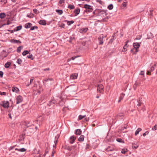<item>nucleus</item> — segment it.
<instances>
[{
  "mask_svg": "<svg viewBox=\"0 0 157 157\" xmlns=\"http://www.w3.org/2000/svg\"><path fill=\"white\" fill-rule=\"evenodd\" d=\"M84 136L83 135H81L79 138L78 139V140L79 141H83L84 140Z\"/></svg>",
  "mask_w": 157,
  "mask_h": 157,
  "instance_id": "nucleus-18",
  "label": "nucleus"
},
{
  "mask_svg": "<svg viewBox=\"0 0 157 157\" xmlns=\"http://www.w3.org/2000/svg\"><path fill=\"white\" fill-rule=\"evenodd\" d=\"M8 116H9V118H10L11 119H12V117H11V114L10 113H9V114H8Z\"/></svg>",
  "mask_w": 157,
  "mask_h": 157,
  "instance_id": "nucleus-55",
  "label": "nucleus"
},
{
  "mask_svg": "<svg viewBox=\"0 0 157 157\" xmlns=\"http://www.w3.org/2000/svg\"><path fill=\"white\" fill-rule=\"evenodd\" d=\"M124 96V94L123 93L121 94L119 98V100L118 101V102H120L121 101V100L123 99Z\"/></svg>",
  "mask_w": 157,
  "mask_h": 157,
  "instance_id": "nucleus-16",
  "label": "nucleus"
},
{
  "mask_svg": "<svg viewBox=\"0 0 157 157\" xmlns=\"http://www.w3.org/2000/svg\"><path fill=\"white\" fill-rule=\"evenodd\" d=\"M83 7L86 9V10H84V11L86 13L91 12L92 11V6L89 5L85 4L84 5Z\"/></svg>",
  "mask_w": 157,
  "mask_h": 157,
  "instance_id": "nucleus-2",
  "label": "nucleus"
},
{
  "mask_svg": "<svg viewBox=\"0 0 157 157\" xmlns=\"http://www.w3.org/2000/svg\"><path fill=\"white\" fill-rule=\"evenodd\" d=\"M139 145L137 142H134L132 144V147L133 149H136L138 147Z\"/></svg>",
  "mask_w": 157,
  "mask_h": 157,
  "instance_id": "nucleus-11",
  "label": "nucleus"
},
{
  "mask_svg": "<svg viewBox=\"0 0 157 157\" xmlns=\"http://www.w3.org/2000/svg\"><path fill=\"white\" fill-rule=\"evenodd\" d=\"M148 134V132H146L145 133H144L143 135L144 136H145L147 134Z\"/></svg>",
  "mask_w": 157,
  "mask_h": 157,
  "instance_id": "nucleus-47",
  "label": "nucleus"
},
{
  "mask_svg": "<svg viewBox=\"0 0 157 157\" xmlns=\"http://www.w3.org/2000/svg\"><path fill=\"white\" fill-rule=\"evenodd\" d=\"M23 48V47L21 46H20L19 47L17 48V52H21V49Z\"/></svg>",
  "mask_w": 157,
  "mask_h": 157,
  "instance_id": "nucleus-36",
  "label": "nucleus"
},
{
  "mask_svg": "<svg viewBox=\"0 0 157 157\" xmlns=\"http://www.w3.org/2000/svg\"><path fill=\"white\" fill-rule=\"evenodd\" d=\"M89 145L88 144H87L86 147V149L87 150V149H89Z\"/></svg>",
  "mask_w": 157,
  "mask_h": 157,
  "instance_id": "nucleus-53",
  "label": "nucleus"
},
{
  "mask_svg": "<svg viewBox=\"0 0 157 157\" xmlns=\"http://www.w3.org/2000/svg\"><path fill=\"white\" fill-rule=\"evenodd\" d=\"M0 95L5 96L6 95V93L5 92H2L0 91Z\"/></svg>",
  "mask_w": 157,
  "mask_h": 157,
  "instance_id": "nucleus-43",
  "label": "nucleus"
},
{
  "mask_svg": "<svg viewBox=\"0 0 157 157\" xmlns=\"http://www.w3.org/2000/svg\"><path fill=\"white\" fill-rule=\"evenodd\" d=\"M68 8L71 9H74L75 8V6L73 5L69 4L68 6Z\"/></svg>",
  "mask_w": 157,
  "mask_h": 157,
  "instance_id": "nucleus-28",
  "label": "nucleus"
},
{
  "mask_svg": "<svg viewBox=\"0 0 157 157\" xmlns=\"http://www.w3.org/2000/svg\"><path fill=\"white\" fill-rule=\"evenodd\" d=\"M104 88L103 85L101 84H99L98 86L97 90L100 93H102Z\"/></svg>",
  "mask_w": 157,
  "mask_h": 157,
  "instance_id": "nucleus-6",
  "label": "nucleus"
},
{
  "mask_svg": "<svg viewBox=\"0 0 157 157\" xmlns=\"http://www.w3.org/2000/svg\"><path fill=\"white\" fill-rule=\"evenodd\" d=\"M154 66H151V67L149 68L147 71V74L148 75H150V73L152 71H153L154 70Z\"/></svg>",
  "mask_w": 157,
  "mask_h": 157,
  "instance_id": "nucleus-10",
  "label": "nucleus"
},
{
  "mask_svg": "<svg viewBox=\"0 0 157 157\" xmlns=\"http://www.w3.org/2000/svg\"><path fill=\"white\" fill-rule=\"evenodd\" d=\"M38 27L37 26H34L33 27H32L30 28V30H34L35 29H37Z\"/></svg>",
  "mask_w": 157,
  "mask_h": 157,
  "instance_id": "nucleus-40",
  "label": "nucleus"
},
{
  "mask_svg": "<svg viewBox=\"0 0 157 157\" xmlns=\"http://www.w3.org/2000/svg\"><path fill=\"white\" fill-rule=\"evenodd\" d=\"M56 11L58 13L59 15H61L63 13V11L62 10H57Z\"/></svg>",
  "mask_w": 157,
  "mask_h": 157,
  "instance_id": "nucleus-32",
  "label": "nucleus"
},
{
  "mask_svg": "<svg viewBox=\"0 0 157 157\" xmlns=\"http://www.w3.org/2000/svg\"><path fill=\"white\" fill-rule=\"evenodd\" d=\"M125 2H124V3L122 4V6L124 7H125L126 6V4H125Z\"/></svg>",
  "mask_w": 157,
  "mask_h": 157,
  "instance_id": "nucleus-52",
  "label": "nucleus"
},
{
  "mask_svg": "<svg viewBox=\"0 0 157 157\" xmlns=\"http://www.w3.org/2000/svg\"><path fill=\"white\" fill-rule=\"evenodd\" d=\"M89 120V118H87V117H86L85 118V120L86 121H88Z\"/></svg>",
  "mask_w": 157,
  "mask_h": 157,
  "instance_id": "nucleus-59",
  "label": "nucleus"
},
{
  "mask_svg": "<svg viewBox=\"0 0 157 157\" xmlns=\"http://www.w3.org/2000/svg\"><path fill=\"white\" fill-rule=\"evenodd\" d=\"M65 0H60L59 1V3L60 4H62L64 2Z\"/></svg>",
  "mask_w": 157,
  "mask_h": 157,
  "instance_id": "nucleus-45",
  "label": "nucleus"
},
{
  "mask_svg": "<svg viewBox=\"0 0 157 157\" xmlns=\"http://www.w3.org/2000/svg\"><path fill=\"white\" fill-rule=\"evenodd\" d=\"M49 68H47L46 69H43V70L44 71H49Z\"/></svg>",
  "mask_w": 157,
  "mask_h": 157,
  "instance_id": "nucleus-54",
  "label": "nucleus"
},
{
  "mask_svg": "<svg viewBox=\"0 0 157 157\" xmlns=\"http://www.w3.org/2000/svg\"><path fill=\"white\" fill-rule=\"evenodd\" d=\"M39 23L41 25H45L46 24V21L44 20H41L40 21Z\"/></svg>",
  "mask_w": 157,
  "mask_h": 157,
  "instance_id": "nucleus-15",
  "label": "nucleus"
},
{
  "mask_svg": "<svg viewBox=\"0 0 157 157\" xmlns=\"http://www.w3.org/2000/svg\"><path fill=\"white\" fill-rule=\"evenodd\" d=\"M56 102V101L55 100H52L50 101L48 104V105L49 106L51 107L54 106V105Z\"/></svg>",
  "mask_w": 157,
  "mask_h": 157,
  "instance_id": "nucleus-8",
  "label": "nucleus"
},
{
  "mask_svg": "<svg viewBox=\"0 0 157 157\" xmlns=\"http://www.w3.org/2000/svg\"><path fill=\"white\" fill-rule=\"evenodd\" d=\"M31 25L32 24L30 23H28L25 25V27L26 29L29 28L30 27Z\"/></svg>",
  "mask_w": 157,
  "mask_h": 157,
  "instance_id": "nucleus-20",
  "label": "nucleus"
},
{
  "mask_svg": "<svg viewBox=\"0 0 157 157\" xmlns=\"http://www.w3.org/2000/svg\"><path fill=\"white\" fill-rule=\"evenodd\" d=\"M116 140L117 142H120V143H124V141L123 140H122L121 138H117Z\"/></svg>",
  "mask_w": 157,
  "mask_h": 157,
  "instance_id": "nucleus-29",
  "label": "nucleus"
},
{
  "mask_svg": "<svg viewBox=\"0 0 157 157\" xmlns=\"http://www.w3.org/2000/svg\"><path fill=\"white\" fill-rule=\"evenodd\" d=\"M82 131L80 129H77L76 130L75 133L76 135H80L81 134Z\"/></svg>",
  "mask_w": 157,
  "mask_h": 157,
  "instance_id": "nucleus-22",
  "label": "nucleus"
},
{
  "mask_svg": "<svg viewBox=\"0 0 157 157\" xmlns=\"http://www.w3.org/2000/svg\"><path fill=\"white\" fill-rule=\"evenodd\" d=\"M6 15L4 13H0V18L3 19L5 17Z\"/></svg>",
  "mask_w": 157,
  "mask_h": 157,
  "instance_id": "nucleus-19",
  "label": "nucleus"
},
{
  "mask_svg": "<svg viewBox=\"0 0 157 157\" xmlns=\"http://www.w3.org/2000/svg\"><path fill=\"white\" fill-rule=\"evenodd\" d=\"M0 105L5 108H7L9 107V102L7 101H4L0 102Z\"/></svg>",
  "mask_w": 157,
  "mask_h": 157,
  "instance_id": "nucleus-3",
  "label": "nucleus"
},
{
  "mask_svg": "<svg viewBox=\"0 0 157 157\" xmlns=\"http://www.w3.org/2000/svg\"><path fill=\"white\" fill-rule=\"evenodd\" d=\"M22 61L21 59L18 58L17 59V63H18L19 65H20L21 64Z\"/></svg>",
  "mask_w": 157,
  "mask_h": 157,
  "instance_id": "nucleus-31",
  "label": "nucleus"
},
{
  "mask_svg": "<svg viewBox=\"0 0 157 157\" xmlns=\"http://www.w3.org/2000/svg\"><path fill=\"white\" fill-rule=\"evenodd\" d=\"M140 38H139V37L136 38V39L138 40V39H140Z\"/></svg>",
  "mask_w": 157,
  "mask_h": 157,
  "instance_id": "nucleus-64",
  "label": "nucleus"
},
{
  "mask_svg": "<svg viewBox=\"0 0 157 157\" xmlns=\"http://www.w3.org/2000/svg\"><path fill=\"white\" fill-rule=\"evenodd\" d=\"M74 23V21H67V24L68 25H70L71 24H73Z\"/></svg>",
  "mask_w": 157,
  "mask_h": 157,
  "instance_id": "nucleus-38",
  "label": "nucleus"
},
{
  "mask_svg": "<svg viewBox=\"0 0 157 157\" xmlns=\"http://www.w3.org/2000/svg\"><path fill=\"white\" fill-rule=\"evenodd\" d=\"M57 101L56 102H58V103L60 106L63 105L64 104V101L63 100L62 98L58 97L57 99Z\"/></svg>",
  "mask_w": 157,
  "mask_h": 157,
  "instance_id": "nucleus-4",
  "label": "nucleus"
},
{
  "mask_svg": "<svg viewBox=\"0 0 157 157\" xmlns=\"http://www.w3.org/2000/svg\"><path fill=\"white\" fill-rule=\"evenodd\" d=\"M140 75H142L144 74V72L143 71H141L140 74Z\"/></svg>",
  "mask_w": 157,
  "mask_h": 157,
  "instance_id": "nucleus-61",
  "label": "nucleus"
},
{
  "mask_svg": "<svg viewBox=\"0 0 157 157\" xmlns=\"http://www.w3.org/2000/svg\"><path fill=\"white\" fill-rule=\"evenodd\" d=\"M10 41L14 43H17L18 42L21 43V42L18 40H17L14 39H12L10 40Z\"/></svg>",
  "mask_w": 157,
  "mask_h": 157,
  "instance_id": "nucleus-25",
  "label": "nucleus"
},
{
  "mask_svg": "<svg viewBox=\"0 0 157 157\" xmlns=\"http://www.w3.org/2000/svg\"><path fill=\"white\" fill-rule=\"evenodd\" d=\"M135 101H136V102L137 103V106L139 107L141 105V104H142V103L141 102L140 98L139 99V101H136V100H135Z\"/></svg>",
  "mask_w": 157,
  "mask_h": 157,
  "instance_id": "nucleus-21",
  "label": "nucleus"
},
{
  "mask_svg": "<svg viewBox=\"0 0 157 157\" xmlns=\"http://www.w3.org/2000/svg\"><path fill=\"white\" fill-rule=\"evenodd\" d=\"M133 46L134 49H135L136 53L138 52V48L140 47V44L138 43H133Z\"/></svg>",
  "mask_w": 157,
  "mask_h": 157,
  "instance_id": "nucleus-5",
  "label": "nucleus"
},
{
  "mask_svg": "<svg viewBox=\"0 0 157 157\" xmlns=\"http://www.w3.org/2000/svg\"><path fill=\"white\" fill-rule=\"evenodd\" d=\"M135 50V49H134V48L133 49H132L131 50V52L133 54H135V53L133 52V51H134V50Z\"/></svg>",
  "mask_w": 157,
  "mask_h": 157,
  "instance_id": "nucleus-56",
  "label": "nucleus"
},
{
  "mask_svg": "<svg viewBox=\"0 0 157 157\" xmlns=\"http://www.w3.org/2000/svg\"><path fill=\"white\" fill-rule=\"evenodd\" d=\"M80 11V9L79 8H77L75 10L74 13L77 14H78L79 13Z\"/></svg>",
  "mask_w": 157,
  "mask_h": 157,
  "instance_id": "nucleus-27",
  "label": "nucleus"
},
{
  "mask_svg": "<svg viewBox=\"0 0 157 157\" xmlns=\"http://www.w3.org/2000/svg\"><path fill=\"white\" fill-rule=\"evenodd\" d=\"M32 56H33L32 54H30L29 55H28L27 56L29 58H31L32 59H33V58L31 59V58L32 57Z\"/></svg>",
  "mask_w": 157,
  "mask_h": 157,
  "instance_id": "nucleus-46",
  "label": "nucleus"
},
{
  "mask_svg": "<svg viewBox=\"0 0 157 157\" xmlns=\"http://www.w3.org/2000/svg\"><path fill=\"white\" fill-rule=\"evenodd\" d=\"M88 29L87 28H83L80 29L79 31L81 33H85L87 32Z\"/></svg>",
  "mask_w": 157,
  "mask_h": 157,
  "instance_id": "nucleus-9",
  "label": "nucleus"
},
{
  "mask_svg": "<svg viewBox=\"0 0 157 157\" xmlns=\"http://www.w3.org/2000/svg\"><path fill=\"white\" fill-rule=\"evenodd\" d=\"M19 149H18V148H17L15 149V150H17V151H19Z\"/></svg>",
  "mask_w": 157,
  "mask_h": 157,
  "instance_id": "nucleus-63",
  "label": "nucleus"
},
{
  "mask_svg": "<svg viewBox=\"0 0 157 157\" xmlns=\"http://www.w3.org/2000/svg\"><path fill=\"white\" fill-rule=\"evenodd\" d=\"M75 139L76 138L75 136H71L70 138V143L71 144H73Z\"/></svg>",
  "mask_w": 157,
  "mask_h": 157,
  "instance_id": "nucleus-14",
  "label": "nucleus"
},
{
  "mask_svg": "<svg viewBox=\"0 0 157 157\" xmlns=\"http://www.w3.org/2000/svg\"><path fill=\"white\" fill-rule=\"evenodd\" d=\"M19 89L17 87H13L12 88V91L13 92H14L15 93H17L19 91Z\"/></svg>",
  "mask_w": 157,
  "mask_h": 157,
  "instance_id": "nucleus-17",
  "label": "nucleus"
},
{
  "mask_svg": "<svg viewBox=\"0 0 157 157\" xmlns=\"http://www.w3.org/2000/svg\"><path fill=\"white\" fill-rule=\"evenodd\" d=\"M127 151V150L126 148L122 149L121 150V152L122 153L125 154Z\"/></svg>",
  "mask_w": 157,
  "mask_h": 157,
  "instance_id": "nucleus-34",
  "label": "nucleus"
},
{
  "mask_svg": "<svg viewBox=\"0 0 157 157\" xmlns=\"http://www.w3.org/2000/svg\"><path fill=\"white\" fill-rule=\"evenodd\" d=\"M142 130L141 128H138L136 131L135 133V135L136 136L137 135L139 134V132Z\"/></svg>",
  "mask_w": 157,
  "mask_h": 157,
  "instance_id": "nucleus-24",
  "label": "nucleus"
},
{
  "mask_svg": "<svg viewBox=\"0 0 157 157\" xmlns=\"http://www.w3.org/2000/svg\"><path fill=\"white\" fill-rule=\"evenodd\" d=\"M16 104H18L21 103L23 101V98L21 96H18L16 99Z\"/></svg>",
  "mask_w": 157,
  "mask_h": 157,
  "instance_id": "nucleus-7",
  "label": "nucleus"
},
{
  "mask_svg": "<svg viewBox=\"0 0 157 157\" xmlns=\"http://www.w3.org/2000/svg\"><path fill=\"white\" fill-rule=\"evenodd\" d=\"M150 13H149V15L151 16H152V12L153 11V10H150Z\"/></svg>",
  "mask_w": 157,
  "mask_h": 157,
  "instance_id": "nucleus-50",
  "label": "nucleus"
},
{
  "mask_svg": "<svg viewBox=\"0 0 157 157\" xmlns=\"http://www.w3.org/2000/svg\"><path fill=\"white\" fill-rule=\"evenodd\" d=\"M113 6L112 4H110L109 5L108 7V8L109 10H111L113 8Z\"/></svg>",
  "mask_w": 157,
  "mask_h": 157,
  "instance_id": "nucleus-39",
  "label": "nucleus"
},
{
  "mask_svg": "<svg viewBox=\"0 0 157 157\" xmlns=\"http://www.w3.org/2000/svg\"><path fill=\"white\" fill-rule=\"evenodd\" d=\"M14 147V146H12L10 147L9 148V149L10 151L13 149Z\"/></svg>",
  "mask_w": 157,
  "mask_h": 157,
  "instance_id": "nucleus-51",
  "label": "nucleus"
},
{
  "mask_svg": "<svg viewBox=\"0 0 157 157\" xmlns=\"http://www.w3.org/2000/svg\"><path fill=\"white\" fill-rule=\"evenodd\" d=\"M86 117V115H83V116L81 115H80L78 117V119L79 120H81L82 119H83V118L85 117Z\"/></svg>",
  "mask_w": 157,
  "mask_h": 157,
  "instance_id": "nucleus-35",
  "label": "nucleus"
},
{
  "mask_svg": "<svg viewBox=\"0 0 157 157\" xmlns=\"http://www.w3.org/2000/svg\"><path fill=\"white\" fill-rule=\"evenodd\" d=\"M127 44H125L123 47V49L122 50V51L123 52H125L127 51L126 48H127Z\"/></svg>",
  "mask_w": 157,
  "mask_h": 157,
  "instance_id": "nucleus-33",
  "label": "nucleus"
},
{
  "mask_svg": "<svg viewBox=\"0 0 157 157\" xmlns=\"http://www.w3.org/2000/svg\"><path fill=\"white\" fill-rule=\"evenodd\" d=\"M33 10L34 13H36L37 12V10L36 9H34Z\"/></svg>",
  "mask_w": 157,
  "mask_h": 157,
  "instance_id": "nucleus-60",
  "label": "nucleus"
},
{
  "mask_svg": "<svg viewBox=\"0 0 157 157\" xmlns=\"http://www.w3.org/2000/svg\"><path fill=\"white\" fill-rule=\"evenodd\" d=\"M59 137V136L58 135H57L55 138V140L54 141V143L55 144V146L56 147V144L58 141V139Z\"/></svg>",
  "mask_w": 157,
  "mask_h": 157,
  "instance_id": "nucleus-23",
  "label": "nucleus"
},
{
  "mask_svg": "<svg viewBox=\"0 0 157 157\" xmlns=\"http://www.w3.org/2000/svg\"><path fill=\"white\" fill-rule=\"evenodd\" d=\"M25 151H26V149L24 148H22L21 149H20L19 150V151H20L21 152H24Z\"/></svg>",
  "mask_w": 157,
  "mask_h": 157,
  "instance_id": "nucleus-42",
  "label": "nucleus"
},
{
  "mask_svg": "<svg viewBox=\"0 0 157 157\" xmlns=\"http://www.w3.org/2000/svg\"><path fill=\"white\" fill-rule=\"evenodd\" d=\"M78 57V56H75V57H72V58H71V59H72V60H74V59H75V58H76Z\"/></svg>",
  "mask_w": 157,
  "mask_h": 157,
  "instance_id": "nucleus-58",
  "label": "nucleus"
},
{
  "mask_svg": "<svg viewBox=\"0 0 157 157\" xmlns=\"http://www.w3.org/2000/svg\"><path fill=\"white\" fill-rule=\"evenodd\" d=\"M10 64H11V63L10 62H7L5 64V67L6 68H8L9 67V66H10Z\"/></svg>",
  "mask_w": 157,
  "mask_h": 157,
  "instance_id": "nucleus-30",
  "label": "nucleus"
},
{
  "mask_svg": "<svg viewBox=\"0 0 157 157\" xmlns=\"http://www.w3.org/2000/svg\"><path fill=\"white\" fill-rule=\"evenodd\" d=\"M103 36H100L98 38V40L99 41V44H102L103 43Z\"/></svg>",
  "mask_w": 157,
  "mask_h": 157,
  "instance_id": "nucleus-12",
  "label": "nucleus"
},
{
  "mask_svg": "<svg viewBox=\"0 0 157 157\" xmlns=\"http://www.w3.org/2000/svg\"><path fill=\"white\" fill-rule=\"evenodd\" d=\"M78 76V74L76 73L72 74L70 76V78L71 79H75L77 78Z\"/></svg>",
  "mask_w": 157,
  "mask_h": 157,
  "instance_id": "nucleus-13",
  "label": "nucleus"
},
{
  "mask_svg": "<svg viewBox=\"0 0 157 157\" xmlns=\"http://www.w3.org/2000/svg\"><path fill=\"white\" fill-rule=\"evenodd\" d=\"M95 12L97 13L98 15L101 17H104L106 15L105 11L103 10H96Z\"/></svg>",
  "mask_w": 157,
  "mask_h": 157,
  "instance_id": "nucleus-1",
  "label": "nucleus"
},
{
  "mask_svg": "<svg viewBox=\"0 0 157 157\" xmlns=\"http://www.w3.org/2000/svg\"><path fill=\"white\" fill-rule=\"evenodd\" d=\"M53 79L52 78H48L47 79H45L44 80V82H48L49 81H52Z\"/></svg>",
  "mask_w": 157,
  "mask_h": 157,
  "instance_id": "nucleus-44",
  "label": "nucleus"
},
{
  "mask_svg": "<svg viewBox=\"0 0 157 157\" xmlns=\"http://www.w3.org/2000/svg\"><path fill=\"white\" fill-rule=\"evenodd\" d=\"M34 80V78L33 77H32L31 78L30 80V84H31L32 82H33V80Z\"/></svg>",
  "mask_w": 157,
  "mask_h": 157,
  "instance_id": "nucleus-49",
  "label": "nucleus"
},
{
  "mask_svg": "<svg viewBox=\"0 0 157 157\" xmlns=\"http://www.w3.org/2000/svg\"><path fill=\"white\" fill-rule=\"evenodd\" d=\"M152 130H153L155 131L157 129V125H155L154 126H153L152 128Z\"/></svg>",
  "mask_w": 157,
  "mask_h": 157,
  "instance_id": "nucleus-41",
  "label": "nucleus"
},
{
  "mask_svg": "<svg viewBox=\"0 0 157 157\" xmlns=\"http://www.w3.org/2000/svg\"><path fill=\"white\" fill-rule=\"evenodd\" d=\"M30 84V83H28L27 84V85H26V86H29V85L30 84Z\"/></svg>",
  "mask_w": 157,
  "mask_h": 157,
  "instance_id": "nucleus-62",
  "label": "nucleus"
},
{
  "mask_svg": "<svg viewBox=\"0 0 157 157\" xmlns=\"http://www.w3.org/2000/svg\"><path fill=\"white\" fill-rule=\"evenodd\" d=\"M29 53V52L27 50L25 51L22 53V54L23 56H25L26 54H28Z\"/></svg>",
  "mask_w": 157,
  "mask_h": 157,
  "instance_id": "nucleus-37",
  "label": "nucleus"
},
{
  "mask_svg": "<svg viewBox=\"0 0 157 157\" xmlns=\"http://www.w3.org/2000/svg\"><path fill=\"white\" fill-rule=\"evenodd\" d=\"M118 116H120V117H122L123 116V114L122 113H120L119 114Z\"/></svg>",
  "mask_w": 157,
  "mask_h": 157,
  "instance_id": "nucleus-57",
  "label": "nucleus"
},
{
  "mask_svg": "<svg viewBox=\"0 0 157 157\" xmlns=\"http://www.w3.org/2000/svg\"><path fill=\"white\" fill-rule=\"evenodd\" d=\"M22 28V26L20 25L19 26H17L16 27V29H14V30L15 31H18L19 30H20Z\"/></svg>",
  "mask_w": 157,
  "mask_h": 157,
  "instance_id": "nucleus-26",
  "label": "nucleus"
},
{
  "mask_svg": "<svg viewBox=\"0 0 157 157\" xmlns=\"http://www.w3.org/2000/svg\"><path fill=\"white\" fill-rule=\"evenodd\" d=\"M3 74V73L2 71H0V77H2Z\"/></svg>",
  "mask_w": 157,
  "mask_h": 157,
  "instance_id": "nucleus-48",
  "label": "nucleus"
}]
</instances>
